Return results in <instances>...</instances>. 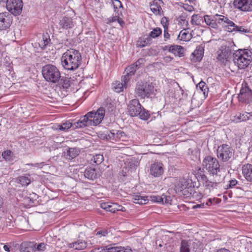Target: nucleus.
<instances>
[{
    "label": "nucleus",
    "mask_w": 252,
    "mask_h": 252,
    "mask_svg": "<svg viewBox=\"0 0 252 252\" xmlns=\"http://www.w3.org/2000/svg\"><path fill=\"white\" fill-rule=\"evenodd\" d=\"M202 166L210 176L215 177L213 179H209L204 174L198 172L197 174L198 181L208 189L216 188L220 181V177L218 176V173L220 172V165L218 160L216 158L211 156H206L202 161Z\"/></svg>",
    "instance_id": "obj_1"
},
{
    "label": "nucleus",
    "mask_w": 252,
    "mask_h": 252,
    "mask_svg": "<svg viewBox=\"0 0 252 252\" xmlns=\"http://www.w3.org/2000/svg\"><path fill=\"white\" fill-rule=\"evenodd\" d=\"M81 62V53L74 49L67 50L61 57L62 65L66 70L74 71L80 65Z\"/></svg>",
    "instance_id": "obj_2"
},
{
    "label": "nucleus",
    "mask_w": 252,
    "mask_h": 252,
    "mask_svg": "<svg viewBox=\"0 0 252 252\" xmlns=\"http://www.w3.org/2000/svg\"><path fill=\"white\" fill-rule=\"evenodd\" d=\"M233 62L239 69H245L252 62V52L246 49L237 50L233 54Z\"/></svg>",
    "instance_id": "obj_3"
},
{
    "label": "nucleus",
    "mask_w": 252,
    "mask_h": 252,
    "mask_svg": "<svg viewBox=\"0 0 252 252\" xmlns=\"http://www.w3.org/2000/svg\"><path fill=\"white\" fill-rule=\"evenodd\" d=\"M105 115V109L101 107L96 112H88L80 118V123H82L83 127L90 126H96L103 120Z\"/></svg>",
    "instance_id": "obj_4"
},
{
    "label": "nucleus",
    "mask_w": 252,
    "mask_h": 252,
    "mask_svg": "<svg viewBox=\"0 0 252 252\" xmlns=\"http://www.w3.org/2000/svg\"><path fill=\"white\" fill-rule=\"evenodd\" d=\"M175 188L176 192L186 197L194 196V187L191 181L189 179H180Z\"/></svg>",
    "instance_id": "obj_5"
},
{
    "label": "nucleus",
    "mask_w": 252,
    "mask_h": 252,
    "mask_svg": "<svg viewBox=\"0 0 252 252\" xmlns=\"http://www.w3.org/2000/svg\"><path fill=\"white\" fill-rule=\"evenodd\" d=\"M44 78L48 82L57 83L61 77V73L59 69L51 64L45 65L42 70Z\"/></svg>",
    "instance_id": "obj_6"
},
{
    "label": "nucleus",
    "mask_w": 252,
    "mask_h": 252,
    "mask_svg": "<svg viewBox=\"0 0 252 252\" xmlns=\"http://www.w3.org/2000/svg\"><path fill=\"white\" fill-rule=\"evenodd\" d=\"M154 87L152 84L140 81L138 82L135 89V94L141 98L149 97L154 92Z\"/></svg>",
    "instance_id": "obj_7"
},
{
    "label": "nucleus",
    "mask_w": 252,
    "mask_h": 252,
    "mask_svg": "<svg viewBox=\"0 0 252 252\" xmlns=\"http://www.w3.org/2000/svg\"><path fill=\"white\" fill-rule=\"evenodd\" d=\"M232 149L226 144H222L217 149L218 158L223 161H228L232 156Z\"/></svg>",
    "instance_id": "obj_8"
},
{
    "label": "nucleus",
    "mask_w": 252,
    "mask_h": 252,
    "mask_svg": "<svg viewBox=\"0 0 252 252\" xmlns=\"http://www.w3.org/2000/svg\"><path fill=\"white\" fill-rule=\"evenodd\" d=\"M23 5L22 0H7L6 1L7 9L15 16L21 14Z\"/></svg>",
    "instance_id": "obj_9"
},
{
    "label": "nucleus",
    "mask_w": 252,
    "mask_h": 252,
    "mask_svg": "<svg viewBox=\"0 0 252 252\" xmlns=\"http://www.w3.org/2000/svg\"><path fill=\"white\" fill-rule=\"evenodd\" d=\"M238 97L239 101L243 103H248L252 100V91L246 83L242 84Z\"/></svg>",
    "instance_id": "obj_10"
},
{
    "label": "nucleus",
    "mask_w": 252,
    "mask_h": 252,
    "mask_svg": "<svg viewBox=\"0 0 252 252\" xmlns=\"http://www.w3.org/2000/svg\"><path fill=\"white\" fill-rule=\"evenodd\" d=\"M143 59L138 60L135 63L126 67L125 71V74L122 76V80L125 81H129L132 76L134 75L136 70L138 68V66L142 63Z\"/></svg>",
    "instance_id": "obj_11"
},
{
    "label": "nucleus",
    "mask_w": 252,
    "mask_h": 252,
    "mask_svg": "<svg viewBox=\"0 0 252 252\" xmlns=\"http://www.w3.org/2000/svg\"><path fill=\"white\" fill-rule=\"evenodd\" d=\"M233 5L234 7L239 11H252V0H234Z\"/></svg>",
    "instance_id": "obj_12"
},
{
    "label": "nucleus",
    "mask_w": 252,
    "mask_h": 252,
    "mask_svg": "<svg viewBox=\"0 0 252 252\" xmlns=\"http://www.w3.org/2000/svg\"><path fill=\"white\" fill-rule=\"evenodd\" d=\"M12 22V17L8 12L0 13V30L3 31L8 29Z\"/></svg>",
    "instance_id": "obj_13"
},
{
    "label": "nucleus",
    "mask_w": 252,
    "mask_h": 252,
    "mask_svg": "<svg viewBox=\"0 0 252 252\" xmlns=\"http://www.w3.org/2000/svg\"><path fill=\"white\" fill-rule=\"evenodd\" d=\"M141 105L137 99H133L129 101L127 106L128 112L131 117H135L140 114Z\"/></svg>",
    "instance_id": "obj_14"
},
{
    "label": "nucleus",
    "mask_w": 252,
    "mask_h": 252,
    "mask_svg": "<svg viewBox=\"0 0 252 252\" xmlns=\"http://www.w3.org/2000/svg\"><path fill=\"white\" fill-rule=\"evenodd\" d=\"M231 53V50L228 47L221 46L217 52V59L221 63H224L228 61Z\"/></svg>",
    "instance_id": "obj_15"
},
{
    "label": "nucleus",
    "mask_w": 252,
    "mask_h": 252,
    "mask_svg": "<svg viewBox=\"0 0 252 252\" xmlns=\"http://www.w3.org/2000/svg\"><path fill=\"white\" fill-rule=\"evenodd\" d=\"M164 172L163 164L161 162H155L150 167V174L154 177H159Z\"/></svg>",
    "instance_id": "obj_16"
},
{
    "label": "nucleus",
    "mask_w": 252,
    "mask_h": 252,
    "mask_svg": "<svg viewBox=\"0 0 252 252\" xmlns=\"http://www.w3.org/2000/svg\"><path fill=\"white\" fill-rule=\"evenodd\" d=\"M82 123H80V119L77 122L74 123L70 122L69 121H66L62 123L61 125L58 126V129L61 130H66L70 128L75 129L79 128H83Z\"/></svg>",
    "instance_id": "obj_17"
},
{
    "label": "nucleus",
    "mask_w": 252,
    "mask_h": 252,
    "mask_svg": "<svg viewBox=\"0 0 252 252\" xmlns=\"http://www.w3.org/2000/svg\"><path fill=\"white\" fill-rule=\"evenodd\" d=\"M59 25L61 28L64 30H68L72 28L74 24L71 18L64 16L59 21Z\"/></svg>",
    "instance_id": "obj_18"
},
{
    "label": "nucleus",
    "mask_w": 252,
    "mask_h": 252,
    "mask_svg": "<svg viewBox=\"0 0 252 252\" xmlns=\"http://www.w3.org/2000/svg\"><path fill=\"white\" fill-rule=\"evenodd\" d=\"M204 49L202 47L199 46L196 47L194 52L191 54L190 60L192 62L195 63L200 62L203 56Z\"/></svg>",
    "instance_id": "obj_19"
},
{
    "label": "nucleus",
    "mask_w": 252,
    "mask_h": 252,
    "mask_svg": "<svg viewBox=\"0 0 252 252\" xmlns=\"http://www.w3.org/2000/svg\"><path fill=\"white\" fill-rule=\"evenodd\" d=\"M242 174L247 181L252 182V164H244L242 167Z\"/></svg>",
    "instance_id": "obj_20"
},
{
    "label": "nucleus",
    "mask_w": 252,
    "mask_h": 252,
    "mask_svg": "<svg viewBox=\"0 0 252 252\" xmlns=\"http://www.w3.org/2000/svg\"><path fill=\"white\" fill-rule=\"evenodd\" d=\"M80 153V150L76 148H69L66 149L63 153V156L68 159H72L77 156Z\"/></svg>",
    "instance_id": "obj_21"
},
{
    "label": "nucleus",
    "mask_w": 252,
    "mask_h": 252,
    "mask_svg": "<svg viewBox=\"0 0 252 252\" xmlns=\"http://www.w3.org/2000/svg\"><path fill=\"white\" fill-rule=\"evenodd\" d=\"M248 120H252V112L251 113L245 112L242 113H239L234 116L233 121L236 123H240Z\"/></svg>",
    "instance_id": "obj_22"
},
{
    "label": "nucleus",
    "mask_w": 252,
    "mask_h": 252,
    "mask_svg": "<svg viewBox=\"0 0 252 252\" xmlns=\"http://www.w3.org/2000/svg\"><path fill=\"white\" fill-rule=\"evenodd\" d=\"M36 244L31 242H23L20 246V252H35Z\"/></svg>",
    "instance_id": "obj_23"
},
{
    "label": "nucleus",
    "mask_w": 252,
    "mask_h": 252,
    "mask_svg": "<svg viewBox=\"0 0 252 252\" xmlns=\"http://www.w3.org/2000/svg\"><path fill=\"white\" fill-rule=\"evenodd\" d=\"M151 200L154 202L161 204H168L170 203V197L162 194L161 196L153 195L150 196Z\"/></svg>",
    "instance_id": "obj_24"
},
{
    "label": "nucleus",
    "mask_w": 252,
    "mask_h": 252,
    "mask_svg": "<svg viewBox=\"0 0 252 252\" xmlns=\"http://www.w3.org/2000/svg\"><path fill=\"white\" fill-rule=\"evenodd\" d=\"M123 83L120 81H116L113 84V88L115 92L120 93L123 91L124 88H126L128 86L129 81H125L122 80Z\"/></svg>",
    "instance_id": "obj_25"
},
{
    "label": "nucleus",
    "mask_w": 252,
    "mask_h": 252,
    "mask_svg": "<svg viewBox=\"0 0 252 252\" xmlns=\"http://www.w3.org/2000/svg\"><path fill=\"white\" fill-rule=\"evenodd\" d=\"M162 1L161 0H154L150 5L151 11L156 15L160 14L162 8L160 4Z\"/></svg>",
    "instance_id": "obj_26"
},
{
    "label": "nucleus",
    "mask_w": 252,
    "mask_h": 252,
    "mask_svg": "<svg viewBox=\"0 0 252 252\" xmlns=\"http://www.w3.org/2000/svg\"><path fill=\"white\" fill-rule=\"evenodd\" d=\"M169 51L179 57H182L184 55V48L180 45H171Z\"/></svg>",
    "instance_id": "obj_27"
},
{
    "label": "nucleus",
    "mask_w": 252,
    "mask_h": 252,
    "mask_svg": "<svg viewBox=\"0 0 252 252\" xmlns=\"http://www.w3.org/2000/svg\"><path fill=\"white\" fill-rule=\"evenodd\" d=\"M134 203L140 205L146 204L148 202L149 199L147 196H143L141 194L134 195L132 198Z\"/></svg>",
    "instance_id": "obj_28"
},
{
    "label": "nucleus",
    "mask_w": 252,
    "mask_h": 252,
    "mask_svg": "<svg viewBox=\"0 0 252 252\" xmlns=\"http://www.w3.org/2000/svg\"><path fill=\"white\" fill-rule=\"evenodd\" d=\"M84 176L89 180H94L97 176L95 169L90 167H87L84 171Z\"/></svg>",
    "instance_id": "obj_29"
},
{
    "label": "nucleus",
    "mask_w": 252,
    "mask_h": 252,
    "mask_svg": "<svg viewBox=\"0 0 252 252\" xmlns=\"http://www.w3.org/2000/svg\"><path fill=\"white\" fill-rule=\"evenodd\" d=\"M191 34L189 33L187 30L184 29L180 32L177 38L178 40L181 41H188L191 38Z\"/></svg>",
    "instance_id": "obj_30"
},
{
    "label": "nucleus",
    "mask_w": 252,
    "mask_h": 252,
    "mask_svg": "<svg viewBox=\"0 0 252 252\" xmlns=\"http://www.w3.org/2000/svg\"><path fill=\"white\" fill-rule=\"evenodd\" d=\"M17 180L22 186H27L31 183L32 178L29 174H26L23 176L19 177Z\"/></svg>",
    "instance_id": "obj_31"
},
{
    "label": "nucleus",
    "mask_w": 252,
    "mask_h": 252,
    "mask_svg": "<svg viewBox=\"0 0 252 252\" xmlns=\"http://www.w3.org/2000/svg\"><path fill=\"white\" fill-rule=\"evenodd\" d=\"M87 247V244L85 241H77L74 243H70L69 247L78 250H83Z\"/></svg>",
    "instance_id": "obj_32"
},
{
    "label": "nucleus",
    "mask_w": 252,
    "mask_h": 252,
    "mask_svg": "<svg viewBox=\"0 0 252 252\" xmlns=\"http://www.w3.org/2000/svg\"><path fill=\"white\" fill-rule=\"evenodd\" d=\"M119 211L125 212L126 211V209L124 207L117 203H111L108 211L111 213H115L116 211Z\"/></svg>",
    "instance_id": "obj_33"
},
{
    "label": "nucleus",
    "mask_w": 252,
    "mask_h": 252,
    "mask_svg": "<svg viewBox=\"0 0 252 252\" xmlns=\"http://www.w3.org/2000/svg\"><path fill=\"white\" fill-rule=\"evenodd\" d=\"M204 22H205L206 25L213 28H216L217 27V24L215 23V20L214 16L205 15L203 18V23Z\"/></svg>",
    "instance_id": "obj_34"
},
{
    "label": "nucleus",
    "mask_w": 252,
    "mask_h": 252,
    "mask_svg": "<svg viewBox=\"0 0 252 252\" xmlns=\"http://www.w3.org/2000/svg\"><path fill=\"white\" fill-rule=\"evenodd\" d=\"M196 88L200 90L204 94L205 97H207L209 93V89L205 82L201 81L197 85Z\"/></svg>",
    "instance_id": "obj_35"
},
{
    "label": "nucleus",
    "mask_w": 252,
    "mask_h": 252,
    "mask_svg": "<svg viewBox=\"0 0 252 252\" xmlns=\"http://www.w3.org/2000/svg\"><path fill=\"white\" fill-rule=\"evenodd\" d=\"M152 39L150 37L143 36L139 38L138 41V46L140 47H145L152 43Z\"/></svg>",
    "instance_id": "obj_36"
},
{
    "label": "nucleus",
    "mask_w": 252,
    "mask_h": 252,
    "mask_svg": "<svg viewBox=\"0 0 252 252\" xmlns=\"http://www.w3.org/2000/svg\"><path fill=\"white\" fill-rule=\"evenodd\" d=\"M203 18L204 17L199 14H194L191 16L190 22L193 25H201L203 23Z\"/></svg>",
    "instance_id": "obj_37"
},
{
    "label": "nucleus",
    "mask_w": 252,
    "mask_h": 252,
    "mask_svg": "<svg viewBox=\"0 0 252 252\" xmlns=\"http://www.w3.org/2000/svg\"><path fill=\"white\" fill-rule=\"evenodd\" d=\"M104 160L102 155L97 154L92 156L91 158V163L92 164L94 163L96 165L100 164Z\"/></svg>",
    "instance_id": "obj_38"
},
{
    "label": "nucleus",
    "mask_w": 252,
    "mask_h": 252,
    "mask_svg": "<svg viewBox=\"0 0 252 252\" xmlns=\"http://www.w3.org/2000/svg\"><path fill=\"white\" fill-rule=\"evenodd\" d=\"M51 39L48 33L42 35V39L41 43H39V46L42 48H45L50 43Z\"/></svg>",
    "instance_id": "obj_39"
},
{
    "label": "nucleus",
    "mask_w": 252,
    "mask_h": 252,
    "mask_svg": "<svg viewBox=\"0 0 252 252\" xmlns=\"http://www.w3.org/2000/svg\"><path fill=\"white\" fill-rule=\"evenodd\" d=\"M110 229L107 228H98L95 231V235L98 238H101L102 237H106L109 232H110Z\"/></svg>",
    "instance_id": "obj_40"
},
{
    "label": "nucleus",
    "mask_w": 252,
    "mask_h": 252,
    "mask_svg": "<svg viewBox=\"0 0 252 252\" xmlns=\"http://www.w3.org/2000/svg\"><path fill=\"white\" fill-rule=\"evenodd\" d=\"M1 156L5 160L7 161H12L13 160V154L9 150H7L3 152Z\"/></svg>",
    "instance_id": "obj_41"
},
{
    "label": "nucleus",
    "mask_w": 252,
    "mask_h": 252,
    "mask_svg": "<svg viewBox=\"0 0 252 252\" xmlns=\"http://www.w3.org/2000/svg\"><path fill=\"white\" fill-rule=\"evenodd\" d=\"M227 31L229 32H238L241 33H248L250 32L249 29H245L244 27L242 26H237L236 24H235V27H234L233 28H229V30Z\"/></svg>",
    "instance_id": "obj_42"
},
{
    "label": "nucleus",
    "mask_w": 252,
    "mask_h": 252,
    "mask_svg": "<svg viewBox=\"0 0 252 252\" xmlns=\"http://www.w3.org/2000/svg\"><path fill=\"white\" fill-rule=\"evenodd\" d=\"M162 33L161 29L160 28L154 29L149 33V37L152 38H155L160 35Z\"/></svg>",
    "instance_id": "obj_43"
},
{
    "label": "nucleus",
    "mask_w": 252,
    "mask_h": 252,
    "mask_svg": "<svg viewBox=\"0 0 252 252\" xmlns=\"http://www.w3.org/2000/svg\"><path fill=\"white\" fill-rule=\"evenodd\" d=\"M180 252H190L189 243L188 241L183 240L181 242Z\"/></svg>",
    "instance_id": "obj_44"
},
{
    "label": "nucleus",
    "mask_w": 252,
    "mask_h": 252,
    "mask_svg": "<svg viewBox=\"0 0 252 252\" xmlns=\"http://www.w3.org/2000/svg\"><path fill=\"white\" fill-rule=\"evenodd\" d=\"M118 142V141H127L129 137L122 130H117Z\"/></svg>",
    "instance_id": "obj_45"
},
{
    "label": "nucleus",
    "mask_w": 252,
    "mask_h": 252,
    "mask_svg": "<svg viewBox=\"0 0 252 252\" xmlns=\"http://www.w3.org/2000/svg\"><path fill=\"white\" fill-rule=\"evenodd\" d=\"M140 114H138L139 117L141 119L144 120H147L150 117V114L148 111H146L145 109L141 108L140 110L139 111Z\"/></svg>",
    "instance_id": "obj_46"
},
{
    "label": "nucleus",
    "mask_w": 252,
    "mask_h": 252,
    "mask_svg": "<svg viewBox=\"0 0 252 252\" xmlns=\"http://www.w3.org/2000/svg\"><path fill=\"white\" fill-rule=\"evenodd\" d=\"M214 18H215L216 23L217 22L219 24L223 25V22L224 21L223 19L226 18V17L222 15L216 14L214 16Z\"/></svg>",
    "instance_id": "obj_47"
},
{
    "label": "nucleus",
    "mask_w": 252,
    "mask_h": 252,
    "mask_svg": "<svg viewBox=\"0 0 252 252\" xmlns=\"http://www.w3.org/2000/svg\"><path fill=\"white\" fill-rule=\"evenodd\" d=\"M115 244H113L107 246L108 252H121L120 249L121 246L120 247H112V246L115 245Z\"/></svg>",
    "instance_id": "obj_48"
},
{
    "label": "nucleus",
    "mask_w": 252,
    "mask_h": 252,
    "mask_svg": "<svg viewBox=\"0 0 252 252\" xmlns=\"http://www.w3.org/2000/svg\"><path fill=\"white\" fill-rule=\"evenodd\" d=\"M224 21L223 22V25L225 26L228 27V30H229V28H233L235 27V23L231 21L228 17H226V18H224Z\"/></svg>",
    "instance_id": "obj_49"
},
{
    "label": "nucleus",
    "mask_w": 252,
    "mask_h": 252,
    "mask_svg": "<svg viewBox=\"0 0 252 252\" xmlns=\"http://www.w3.org/2000/svg\"><path fill=\"white\" fill-rule=\"evenodd\" d=\"M91 252H108L107 246L96 247L91 250Z\"/></svg>",
    "instance_id": "obj_50"
},
{
    "label": "nucleus",
    "mask_w": 252,
    "mask_h": 252,
    "mask_svg": "<svg viewBox=\"0 0 252 252\" xmlns=\"http://www.w3.org/2000/svg\"><path fill=\"white\" fill-rule=\"evenodd\" d=\"M112 3L115 9L122 7V4L119 0H112Z\"/></svg>",
    "instance_id": "obj_51"
},
{
    "label": "nucleus",
    "mask_w": 252,
    "mask_h": 252,
    "mask_svg": "<svg viewBox=\"0 0 252 252\" xmlns=\"http://www.w3.org/2000/svg\"><path fill=\"white\" fill-rule=\"evenodd\" d=\"M237 185H239V182L235 179H232L229 181V184L227 189L232 188Z\"/></svg>",
    "instance_id": "obj_52"
},
{
    "label": "nucleus",
    "mask_w": 252,
    "mask_h": 252,
    "mask_svg": "<svg viewBox=\"0 0 252 252\" xmlns=\"http://www.w3.org/2000/svg\"><path fill=\"white\" fill-rule=\"evenodd\" d=\"M117 20H118L117 16L109 17L106 20V23L107 24H111L112 23L116 22Z\"/></svg>",
    "instance_id": "obj_53"
},
{
    "label": "nucleus",
    "mask_w": 252,
    "mask_h": 252,
    "mask_svg": "<svg viewBox=\"0 0 252 252\" xmlns=\"http://www.w3.org/2000/svg\"><path fill=\"white\" fill-rule=\"evenodd\" d=\"M46 249V245L44 243H41L36 246V249L39 252H43Z\"/></svg>",
    "instance_id": "obj_54"
},
{
    "label": "nucleus",
    "mask_w": 252,
    "mask_h": 252,
    "mask_svg": "<svg viewBox=\"0 0 252 252\" xmlns=\"http://www.w3.org/2000/svg\"><path fill=\"white\" fill-rule=\"evenodd\" d=\"M111 204V203H108V202H102V203H101L100 204V207L105 210V211H108V209L109 208V207H110V204Z\"/></svg>",
    "instance_id": "obj_55"
},
{
    "label": "nucleus",
    "mask_w": 252,
    "mask_h": 252,
    "mask_svg": "<svg viewBox=\"0 0 252 252\" xmlns=\"http://www.w3.org/2000/svg\"><path fill=\"white\" fill-rule=\"evenodd\" d=\"M161 23L164 29H168V20L166 17H163L161 19Z\"/></svg>",
    "instance_id": "obj_56"
},
{
    "label": "nucleus",
    "mask_w": 252,
    "mask_h": 252,
    "mask_svg": "<svg viewBox=\"0 0 252 252\" xmlns=\"http://www.w3.org/2000/svg\"><path fill=\"white\" fill-rule=\"evenodd\" d=\"M106 138L108 140L113 142V130L108 132L106 134Z\"/></svg>",
    "instance_id": "obj_57"
},
{
    "label": "nucleus",
    "mask_w": 252,
    "mask_h": 252,
    "mask_svg": "<svg viewBox=\"0 0 252 252\" xmlns=\"http://www.w3.org/2000/svg\"><path fill=\"white\" fill-rule=\"evenodd\" d=\"M121 248L123 249H120L121 252H132L131 249L128 247H124L121 246Z\"/></svg>",
    "instance_id": "obj_58"
},
{
    "label": "nucleus",
    "mask_w": 252,
    "mask_h": 252,
    "mask_svg": "<svg viewBox=\"0 0 252 252\" xmlns=\"http://www.w3.org/2000/svg\"><path fill=\"white\" fill-rule=\"evenodd\" d=\"M113 142H118V135H117V130H113Z\"/></svg>",
    "instance_id": "obj_59"
},
{
    "label": "nucleus",
    "mask_w": 252,
    "mask_h": 252,
    "mask_svg": "<svg viewBox=\"0 0 252 252\" xmlns=\"http://www.w3.org/2000/svg\"><path fill=\"white\" fill-rule=\"evenodd\" d=\"M164 38L165 40H167L169 38L170 34L168 32V29H164Z\"/></svg>",
    "instance_id": "obj_60"
},
{
    "label": "nucleus",
    "mask_w": 252,
    "mask_h": 252,
    "mask_svg": "<svg viewBox=\"0 0 252 252\" xmlns=\"http://www.w3.org/2000/svg\"><path fill=\"white\" fill-rule=\"evenodd\" d=\"M118 23L120 24V26L123 28L125 25V22L123 19L118 16V20H116Z\"/></svg>",
    "instance_id": "obj_61"
},
{
    "label": "nucleus",
    "mask_w": 252,
    "mask_h": 252,
    "mask_svg": "<svg viewBox=\"0 0 252 252\" xmlns=\"http://www.w3.org/2000/svg\"><path fill=\"white\" fill-rule=\"evenodd\" d=\"M206 205L205 204L204 202L203 203H201L200 204H197L196 205H194L193 206V208L195 209V208H205V206Z\"/></svg>",
    "instance_id": "obj_62"
},
{
    "label": "nucleus",
    "mask_w": 252,
    "mask_h": 252,
    "mask_svg": "<svg viewBox=\"0 0 252 252\" xmlns=\"http://www.w3.org/2000/svg\"><path fill=\"white\" fill-rule=\"evenodd\" d=\"M43 165V162H41V163H35L34 164H32V165L34 167H38V168H42Z\"/></svg>",
    "instance_id": "obj_63"
},
{
    "label": "nucleus",
    "mask_w": 252,
    "mask_h": 252,
    "mask_svg": "<svg viewBox=\"0 0 252 252\" xmlns=\"http://www.w3.org/2000/svg\"><path fill=\"white\" fill-rule=\"evenodd\" d=\"M216 252H230L226 249H220V250L217 251Z\"/></svg>",
    "instance_id": "obj_64"
}]
</instances>
